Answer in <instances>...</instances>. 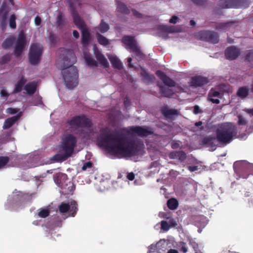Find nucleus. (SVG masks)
<instances>
[{
  "mask_svg": "<svg viewBox=\"0 0 253 253\" xmlns=\"http://www.w3.org/2000/svg\"><path fill=\"white\" fill-rule=\"evenodd\" d=\"M105 130H102L98 143L110 154L121 157H130L136 155L140 151L139 145L134 141H128L124 133L119 131L104 133Z\"/></svg>",
  "mask_w": 253,
  "mask_h": 253,
  "instance_id": "obj_1",
  "label": "nucleus"
},
{
  "mask_svg": "<svg viewBox=\"0 0 253 253\" xmlns=\"http://www.w3.org/2000/svg\"><path fill=\"white\" fill-rule=\"evenodd\" d=\"M76 61L74 53L71 51H67L65 56L60 62L56 63L58 68L62 71L63 79L65 86L69 89L76 87L78 84V71L73 66Z\"/></svg>",
  "mask_w": 253,
  "mask_h": 253,
  "instance_id": "obj_2",
  "label": "nucleus"
},
{
  "mask_svg": "<svg viewBox=\"0 0 253 253\" xmlns=\"http://www.w3.org/2000/svg\"><path fill=\"white\" fill-rule=\"evenodd\" d=\"M68 5L72 15L74 23L81 32V43L83 47L89 45L91 41V37L89 29L84 21L77 12L73 2L68 0Z\"/></svg>",
  "mask_w": 253,
  "mask_h": 253,
  "instance_id": "obj_3",
  "label": "nucleus"
},
{
  "mask_svg": "<svg viewBox=\"0 0 253 253\" xmlns=\"http://www.w3.org/2000/svg\"><path fill=\"white\" fill-rule=\"evenodd\" d=\"M236 133V127L231 123L219 124L215 130L216 140L219 144L223 146L230 143Z\"/></svg>",
  "mask_w": 253,
  "mask_h": 253,
  "instance_id": "obj_4",
  "label": "nucleus"
},
{
  "mask_svg": "<svg viewBox=\"0 0 253 253\" xmlns=\"http://www.w3.org/2000/svg\"><path fill=\"white\" fill-rule=\"evenodd\" d=\"M77 139L72 134H68L63 138L61 150L64 152L63 154L55 155L53 159L56 161H63L71 157L76 146Z\"/></svg>",
  "mask_w": 253,
  "mask_h": 253,
  "instance_id": "obj_5",
  "label": "nucleus"
},
{
  "mask_svg": "<svg viewBox=\"0 0 253 253\" xmlns=\"http://www.w3.org/2000/svg\"><path fill=\"white\" fill-rule=\"evenodd\" d=\"M56 185L61 188L60 192L64 194H69L75 189L73 183L69 180L66 174L58 173L54 176Z\"/></svg>",
  "mask_w": 253,
  "mask_h": 253,
  "instance_id": "obj_6",
  "label": "nucleus"
},
{
  "mask_svg": "<svg viewBox=\"0 0 253 253\" xmlns=\"http://www.w3.org/2000/svg\"><path fill=\"white\" fill-rule=\"evenodd\" d=\"M68 123L72 128H89L92 126L91 120L84 115H81L72 117Z\"/></svg>",
  "mask_w": 253,
  "mask_h": 253,
  "instance_id": "obj_7",
  "label": "nucleus"
},
{
  "mask_svg": "<svg viewBox=\"0 0 253 253\" xmlns=\"http://www.w3.org/2000/svg\"><path fill=\"white\" fill-rule=\"evenodd\" d=\"M122 42L131 49L135 55L140 59H143L144 55L141 51L140 47L138 45L136 41L134 38L129 36H124L122 38Z\"/></svg>",
  "mask_w": 253,
  "mask_h": 253,
  "instance_id": "obj_8",
  "label": "nucleus"
},
{
  "mask_svg": "<svg viewBox=\"0 0 253 253\" xmlns=\"http://www.w3.org/2000/svg\"><path fill=\"white\" fill-rule=\"evenodd\" d=\"M43 48L38 43L31 45L29 53V60L32 65L38 64L42 54Z\"/></svg>",
  "mask_w": 253,
  "mask_h": 253,
  "instance_id": "obj_9",
  "label": "nucleus"
},
{
  "mask_svg": "<svg viewBox=\"0 0 253 253\" xmlns=\"http://www.w3.org/2000/svg\"><path fill=\"white\" fill-rule=\"evenodd\" d=\"M198 35L200 40L212 43H217L219 41V34L214 31H201L198 33Z\"/></svg>",
  "mask_w": 253,
  "mask_h": 253,
  "instance_id": "obj_10",
  "label": "nucleus"
},
{
  "mask_svg": "<svg viewBox=\"0 0 253 253\" xmlns=\"http://www.w3.org/2000/svg\"><path fill=\"white\" fill-rule=\"evenodd\" d=\"M78 205L76 202L73 201L70 205L68 203L62 202L58 206V210L60 213L64 214L69 212L70 215L74 217L78 211Z\"/></svg>",
  "mask_w": 253,
  "mask_h": 253,
  "instance_id": "obj_11",
  "label": "nucleus"
},
{
  "mask_svg": "<svg viewBox=\"0 0 253 253\" xmlns=\"http://www.w3.org/2000/svg\"><path fill=\"white\" fill-rule=\"evenodd\" d=\"M26 45V37L23 32L19 33L16 42L14 54L16 57H18L22 54Z\"/></svg>",
  "mask_w": 253,
  "mask_h": 253,
  "instance_id": "obj_12",
  "label": "nucleus"
},
{
  "mask_svg": "<svg viewBox=\"0 0 253 253\" xmlns=\"http://www.w3.org/2000/svg\"><path fill=\"white\" fill-rule=\"evenodd\" d=\"M128 132L137 134L141 137H146L153 133L148 128L140 126H132L128 128Z\"/></svg>",
  "mask_w": 253,
  "mask_h": 253,
  "instance_id": "obj_13",
  "label": "nucleus"
},
{
  "mask_svg": "<svg viewBox=\"0 0 253 253\" xmlns=\"http://www.w3.org/2000/svg\"><path fill=\"white\" fill-rule=\"evenodd\" d=\"M238 25V22L235 20H231L226 22H216L215 28L219 31L225 32L232 28H234Z\"/></svg>",
  "mask_w": 253,
  "mask_h": 253,
  "instance_id": "obj_14",
  "label": "nucleus"
},
{
  "mask_svg": "<svg viewBox=\"0 0 253 253\" xmlns=\"http://www.w3.org/2000/svg\"><path fill=\"white\" fill-rule=\"evenodd\" d=\"M244 162H247V161H236L233 165L235 172L244 178L247 177V169Z\"/></svg>",
  "mask_w": 253,
  "mask_h": 253,
  "instance_id": "obj_15",
  "label": "nucleus"
},
{
  "mask_svg": "<svg viewBox=\"0 0 253 253\" xmlns=\"http://www.w3.org/2000/svg\"><path fill=\"white\" fill-rule=\"evenodd\" d=\"M225 56L227 59L233 60L236 59L240 55V49L235 46H231L226 48L225 50Z\"/></svg>",
  "mask_w": 253,
  "mask_h": 253,
  "instance_id": "obj_16",
  "label": "nucleus"
},
{
  "mask_svg": "<svg viewBox=\"0 0 253 253\" xmlns=\"http://www.w3.org/2000/svg\"><path fill=\"white\" fill-rule=\"evenodd\" d=\"M156 76L163 82V83L169 87L175 86V82L169 77L164 72L161 70H157L156 72Z\"/></svg>",
  "mask_w": 253,
  "mask_h": 253,
  "instance_id": "obj_17",
  "label": "nucleus"
},
{
  "mask_svg": "<svg viewBox=\"0 0 253 253\" xmlns=\"http://www.w3.org/2000/svg\"><path fill=\"white\" fill-rule=\"evenodd\" d=\"M209 82V79L202 76H195L191 78V86L193 87L202 86Z\"/></svg>",
  "mask_w": 253,
  "mask_h": 253,
  "instance_id": "obj_18",
  "label": "nucleus"
},
{
  "mask_svg": "<svg viewBox=\"0 0 253 253\" xmlns=\"http://www.w3.org/2000/svg\"><path fill=\"white\" fill-rule=\"evenodd\" d=\"M22 116V112L19 113L17 115L6 119L4 122L2 128L7 129L11 127Z\"/></svg>",
  "mask_w": 253,
  "mask_h": 253,
  "instance_id": "obj_19",
  "label": "nucleus"
},
{
  "mask_svg": "<svg viewBox=\"0 0 253 253\" xmlns=\"http://www.w3.org/2000/svg\"><path fill=\"white\" fill-rule=\"evenodd\" d=\"M94 54L96 58L103 68L109 67V64L106 58L99 50L97 49L94 50Z\"/></svg>",
  "mask_w": 253,
  "mask_h": 253,
  "instance_id": "obj_20",
  "label": "nucleus"
},
{
  "mask_svg": "<svg viewBox=\"0 0 253 253\" xmlns=\"http://www.w3.org/2000/svg\"><path fill=\"white\" fill-rule=\"evenodd\" d=\"M222 94L218 91L211 90L209 93V98L213 103L219 104L220 101L218 98H221Z\"/></svg>",
  "mask_w": 253,
  "mask_h": 253,
  "instance_id": "obj_21",
  "label": "nucleus"
},
{
  "mask_svg": "<svg viewBox=\"0 0 253 253\" xmlns=\"http://www.w3.org/2000/svg\"><path fill=\"white\" fill-rule=\"evenodd\" d=\"M141 76L143 78V82L147 84H152L155 79L153 75L150 74L144 69H141Z\"/></svg>",
  "mask_w": 253,
  "mask_h": 253,
  "instance_id": "obj_22",
  "label": "nucleus"
},
{
  "mask_svg": "<svg viewBox=\"0 0 253 253\" xmlns=\"http://www.w3.org/2000/svg\"><path fill=\"white\" fill-rule=\"evenodd\" d=\"M161 112L162 114L167 119H171L173 116H177L179 113L176 109H169L167 107L163 108Z\"/></svg>",
  "mask_w": 253,
  "mask_h": 253,
  "instance_id": "obj_23",
  "label": "nucleus"
},
{
  "mask_svg": "<svg viewBox=\"0 0 253 253\" xmlns=\"http://www.w3.org/2000/svg\"><path fill=\"white\" fill-rule=\"evenodd\" d=\"M217 141L216 137L208 136L204 137L202 140V144L209 147H215L216 146L215 143Z\"/></svg>",
  "mask_w": 253,
  "mask_h": 253,
  "instance_id": "obj_24",
  "label": "nucleus"
},
{
  "mask_svg": "<svg viewBox=\"0 0 253 253\" xmlns=\"http://www.w3.org/2000/svg\"><path fill=\"white\" fill-rule=\"evenodd\" d=\"M37 87V83L35 82H32L28 83L24 86V89L26 90L28 94L32 95L35 93Z\"/></svg>",
  "mask_w": 253,
  "mask_h": 253,
  "instance_id": "obj_25",
  "label": "nucleus"
},
{
  "mask_svg": "<svg viewBox=\"0 0 253 253\" xmlns=\"http://www.w3.org/2000/svg\"><path fill=\"white\" fill-rule=\"evenodd\" d=\"M108 58L114 68L117 69L118 70H121L123 69V67L122 63L117 56H108Z\"/></svg>",
  "mask_w": 253,
  "mask_h": 253,
  "instance_id": "obj_26",
  "label": "nucleus"
},
{
  "mask_svg": "<svg viewBox=\"0 0 253 253\" xmlns=\"http://www.w3.org/2000/svg\"><path fill=\"white\" fill-rule=\"evenodd\" d=\"M250 3V0H233L234 8H246Z\"/></svg>",
  "mask_w": 253,
  "mask_h": 253,
  "instance_id": "obj_27",
  "label": "nucleus"
},
{
  "mask_svg": "<svg viewBox=\"0 0 253 253\" xmlns=\"http://www.w3.org/2000/svg\"><path fill=\"white\" fill-rule=\"evenodd\" d=\"M249 91L250 89L248 86L240 87L238 89L236 94L240 98L245 99L249 95Z\"/></svg>",
  "mask_w": 253,
  "mask_h": 253,
  "instance_id": "obj_28",
  "label": "nucleus"
},
{
  "mask_svg": "<svg viewBox=\"0 0 253 253\" xmlns=\"http://www.w3.org/2000/svg\"><path fill=\"white\" fill-rule=\"evenodd\" d=\"M117 3V10L118 12L124 14H128L130 13V10L128 8L126 5L118 0H116Z\"/></svg>",
  "mask_w": 253,
  "mask_h": 253,
  "instance_id": "obj_29",
  "label": "nucleus"
},
{
  "mask_svg": "<svg viewBox=\"0 0 253 253\" xmlns=\"http://www.w3.org/2000/svg\"><path fill=\"white\" fill-rule=\"evenodd\" d=\"M158 85L160 88V92L162 96L166 97H170L173 94V92L172 89L163 86L158 84Z\"/></svg>",
  "mask_w": 253,
  "mask_h": 253,
  "instance_id": "obj_30",
  "label": "nucleus"
},
{
  "mask_svg": "<svg viewBox=\"0 0 253 253\" xmlns=\"http://www.w3.org/2000/svg\"><path fill=\"white\" fill-rule=\"evenodd\" d=\"M218 6L221 8H233V0H219Z\"/></svg>",
  "mask_w": 253,
  "mask_h": 253,
  "instance_id": "obj_31",
  "label": "nucleus"
},
{
  "mask_svg": "<svg viewBox=\"0 0 253 253\" xmlns=\"http://www.w3.org/2000/svg\"><path fill=\"white\" fill-rule=\"evenodd\" d=\"M96 36L97 42L100 44L104 46L110 44V42L109 40L99 32H97L96 33Z\"/></svg>",
  "mask_w": 253,
  "mask_h": 253,
  "instance_id": "obj_32",
  "label": "nucleus"
},
{
  "mask_svg": "<svg viewBox=\"0 0 253 253\" xmlns=\"http://www.w3.org/2000/svg\"><path fill=\"white\" fill-rule=\"evenodd\" d=\"M26 81L24 79V78L20 79L15 84L13 92L18 93L21 92Z\"/></svg>",
  "mask_w": 253,
  "mask_h": 253,
  "instance_id": "obj_33",
  "label": "nucleus"
},
{
  "mask_svg": "<svg viewBox=\"0 0 253 253\" xmlns=\"http://www.w3.org/2000/svg\"><path fill=\"white\" fill-rule=\"evenodd\" d=\"M100 33H104L107 32L109 29V26L108 24L104 22V20H102L100 23L96 27Z\"/></svg>",
  "mask_w": 253,
  "mask_h": 253,
  "instance_id": "obj_34",
  "label": "nucleus"
},
{
  "mask_svg": "<svg viewBox=\"0 0 253 253\" xmlns=\"http://www.w3.org/2000/svg\"><path fill=\"white\" fill-rule=\"evenodd\" d=\"M84 59L86 64L90 66L96 67L98 66V62L90 54H85Z\"/></svg>",
  "mask_w": 253,
  "mask_h": 253,
  "instance_id": "obj_35",
  "label": "nucleus"
},
{
  "mask_svg": "<svg viewBox=\"0 0 253 253\" xmlns=\"http://www.w3.org/2000/svg\"><path fill=\"white\" fill-rule=\"evenodd\" d=\"M57 27L61 28L65 24V19L63 18V15L62 12H60L57 15L56 20Z\"/></svg>",
  "mask_w": 253,
  "mask_h": 253,
  "instance_id": "obj_36",
  "label": "nucleus"
},
{
  "mask_svg": "<svg viewBox=\"0 0 253 253\" xmlns=\"http://www.w3.org/2000/svg\"><path fill=\"white\" fill-rule=\"evenodd\" d=\"M167 206L170 210H174L178 207V203L175 199L171 198L168 201Z\"/></svg>",
  "mask_w": 253,
  "mask_h": 253,
  "instance_id": "obj_37",
  "label": "nucleus"
},
{
  "mask_svg": "<svg viewBox=\"0 0 253 253\" xmlns=\"http://www.w3.org/2000/svg\"><path fill=\"white\" fill-rule=\"evenodd\" d=\"M15 39L13 37H10L7 38L2 43V46L4 49H7L11 47L14 43Z\"/></svg>",
  "mask_w": 253,
  "mask_h": 253,
  "instance_id": "obj_38",
  "label": "nucleus"
},
{
  "mask_svg": "<svg viewBox=\"0 0 253 253\" xmlns=\"http://www.w3.org/2000/svg\"><path fill=\"white\" fill-rule=\"evenodd\" d=\"M9 161V159L7 156H0V169L3 168Z\"/></svg>",
  "mask_w": 253,
  "mask_h": 253,
  "instance_id": "obj_39",
  "label": "nucleus"
},
{
  "mask_svg": "<svg viewBox=\"0 0 253 253\" xmlns=\"http://www.w3.org/2000/svg\"><path fill=\"white\" fill-rule=\"evenodd\" d=\"M245 163V167L247 169V176L248 177L250 174H253V164L250 163L248 161Z\"/></svg>",
  "mask_w": 253,
  "mask_h": 253,
  "instance_id": "obj_40",
  "label": "nucleus"
},
{
  "mask_svg": "<svg viewBox=\"0 0 253 253\" xmlns=\"http://www.w3.org/2000/svg\"><path fill=\"white\" fill-rule=\"evenodd\" d=\"M189 244L193 248L195 253H201L200 252L198 244L194 240H190Z\"/></svg>",
  "mask_w": 253,
  "mask_h": 253,
  "instance_id": "obj_41",
  "label": "nucleus"
},
{
  "mask_svg": "<svg viewBox=\"0 0 253 253\" xmlns=\"http://www.w3.org/2000/svg\"><path fill=\"white\" fill-rule=\"evenodd\" d=\"M16 16L14 14H12L10 16L9 23V27L12 29H15L16 27Z\"/></svg>",
  "mask_w": 253,
  "mask_h": 253,
  "instance_id": "obj_42",
  "label": "nucleus"
},
{
  "mask_svg": "<svg viewBox=\"0 0 253 253\" xmlns=\"http://www.w3.org/2000/svg\"><path fill=\"white\" fill-rule=\"evenodd\" d=\"M50 211L47 209H42L38 212V215L42 218H45L49 215Z\"/></svg>",
  "mask_w": 253,
  "mask_h": 253,
  "instance_id": "obj_43",
  "label": "nucleus"
},
{
  "mask_svg": "<svg viewBox=\"0 0 253 253\" xmlns=\"http://www.w3.org/2000/svg\"><path fill=\"white\" fill-rule=\"evenodd\" d=\"M11 59V56L9 54H6L3 56L0 60V65H3L8 63Z\"/></svg>",
  "mask_w": 253,
  "mask_h": 253,
  "instance_id": "obj_44",
  "label": "nucleus"
},
{
  "mask_svg": "<svg viewBox=\"0 0 253 253\" xmlns=\"http://www.w3.org/2000/svg\"><path fill=\"white\" fill-rule=\"evenodd\" d=\"M177 158L180 162L184 161L186 158V153L182 151H178L177 154Z\"/></svg>",
  "mask_w": 253,
  "mask_h": 253,
  "instance_id": "obj_45",
  "label": "nucleus"
},
{
  "mask_svg": "<svg viewBox=\"0 0 253 253\" xmlns=\"http://www.w3.org/2000/svg\"><path fill=\"white\" fill-rule=\"evenodd\" d=\"M245 59L248 61L253 60V50H249L247 51L245 56Z\"/></svg>",
  "mask_w": 253,
  "mask_h": 253,
  "instance_id": "obj_46",
  "label": "nucleus"
},
{
  "mask_svg": "<svg viewBox=\"0 0 253 253\" xmlns=\"http://www.w3.org/2000/svg\"><path fill=\"white\" fill-rule=\"evenodd\" d=\"M161 229L164 231H167L170 228L169 224L165 220H162L161 222Z\"/></svg>",
  "mask_w": 253,
  "mask_h": 253,
  "instance_id": "obj_47",
  "label": "nucleus"
},
{
  "mask_svg": "<svg viewBox=\"0 0 253 253\" xmlns=\"http://www.w3.org/2000/svg\"><path fill=\"white\" fill-rule=\"evenodd\" d=\"M131 11L132 12L134 16L137 18H142L143 14L134 9H132Z\"/></svg>",
  "mask_w": 253,
  "mask_h": 253,
  "instance_id": "obj_48",
  "label": "nucleus"
},
{
  "mask_svg": "<svg viewBox=\"0 0 253 253\" xmlns=\"http://www.w3.org/2000/svg\"><path fill=\"white\" fill-rule=\"evenodd\" d=\"M19 111V109L13 108H8L6 109V113L9 114H15Z\"/></svg>",
  "mask_w": 253,
  "mask_h": 253,
  "instance_id": "obj_49",
  "label": "nucleus"
},
{
  "mask_svg": "<svg viewBox=\"0 0 253 253\" xmlns=\"http://www.w3.org/2000/svg\"><path fill=\"white\" fill-rule=\"evenodd\" d=\"M192 2L197 5H203L207 1V0H191Z\"/></svg>",
  "mask_w": 253,
  "mask_h": 253,
  "instance_id": "obj_50",
  "label": "nucleus"
},
{
  "mask_svg": "<svg viewBox=\"0 0 253 253\" xmlns=\"http://www.w3.org/2000/svg\"><path fill=\"white\" fill-rule=\"evenodd\" d=\"M92 167V164L90 162L85 163L82 167V170H85L87 168H91Z\"/></svg>",
  "mask_w": 253,
  "mask_h": 253,
  "instance_id": "obj_51",
  "label": "nucleus"
},
{
  "mask_svg": "<svg viewBox=\"0 0 253 253\" xmlns=\"http://www.w3.org/2000/svg\"><path fill=\"white\" fill-rule=\"evenodd\" d=\"M0 95L1 97H4L5 100H7L9 95V93L5 89H2L0 91Z\"/></svg>",
  "mask_w": 253,
  "mask_h": 253,
  "instance_id": "obj_52",
  "label": "nucleus"
},
{
  "mask_svg": "<svg viewBox=\"0 0 253 253\" xmlns=\"http://www.w3.org/2000/svg\"><path fill=\"white\" fill-rule=\"evenodd\" d=\"M238 124L239 125L244 126L246 124V121L244 118L241 116H238Z\"/></svg>",
  "mask_w": 253,
  "mask_h": 253,
  "instance_id": "obj_53",
  "label": "nucleus"
},
{
  "mask_svg": "<svg viewBox=\"0 0 253 253\" xmlns=\"http://www.w3.org/2000/svg\"><path fill=\"white\" fill-rule=\"evenodd\" d=\"M178 151L171 152L169 154V157L171 159H175L177 158Z\"/></svg>",
  "mask_w": 253,
  "mask_h": 253,
  "instance_id": "obj_54",
  "label": "nucleus"
},
{
  "mask_svg": "<svg viewBox=\"0 0 253 253\" xmlns=\"http://www.w3.org/2000/svg\"><path fill=\"white\" fill-rule=\"evenodd\" d=\"M126 177L128 180L132 181L135 178V174L132 172H128L127 174Z\"/></svg>",
  "mask_w": 253,
  "mask_h": 253,
  "instance_id": "obj_55",
  "label": "nucleus"
},
{
  "mask_svg": "<svg viewBox=\"0 0 253 253\" xmlns=\"http://www.w3.org/2000/svg\"><path fill=\"white\" fill-rule=\"evenodd\" d=\"M178 19V18L177 16L173 15L169 19V22L170 23L175 24L177 23Z\"/></svg>",
  "mask_w": 253,
  "mask_h": 253,
  "instance_id": "obj_56",
  "label": "nucleus"
},
{
  "mask_svg": "<svg viewBox=\"0 0 253 253\" xmlns=\"http://www.w3.org/2000/svg\"><path fill=\"white\" fill-rule=\"evenodd\" d=\"M49 40L50 41H51V42L53 43H55L56 42V37L55 36V35L52 34V33H50V35H49Z\"/></svg>",
  "mask_w": 253,
  "mask_h": 253,
  "instance_id": "obj_57",
  "label": "nucleus"
},
{
  "mask_svg": "<svg viewBox=\"0 0 253 253\" xmlns=\"http://www.w3.org/2000/svg\"><path fill=\"white\" fill-rule=\"evenodd\" d=\"M35 23L36 25L39 26L41 23V18L40 17L37 16L35 18Z\"/></svg>",
  "mask_w": 253,
  "mask_h": 253,
  "instance_id": "obj_58",
  "label": "nucleus"
},
{
  "mask_svg": "<svg viewBox=\"0 0 253 253\" xmlns=\"http://www.w3.org/2000/svg\"><path fill=\"white\" fill-rule=\"evenodd\" d=\"M170 226L175 227L177 225V222L174 219H170L169 223Z\"/></svg>",
  "mask_w": 253,
  "mask_h": 253,
  "instance_id": "obj_59",
  "label": "nucleus"
},
{
  "mask_svg": "<svg viewBox=\"0 0 253 253\" xmlns=\"http://www.w3.org/2000/svg\"><path fill=\"white\" fill-rule=\"evenodd\" d=\"M188 170L190 171L193 172L198 170V166H190L188 167Z\"/></svg>",
  "mask_w": 253,
  "mask_h": 253,
  "instance_id": "obj_60",
  "label": "nucleus"
},
{
  "mask_svg": "<svg viewBox=\"0 0 253 253\" xmlns=\"http://www.w3.org/2000/svg\"><path fill=\"white\" fill-rule=\"evenodd\" d=\"M193 112L195 114H199L201 112V111H200V108L198 105H195L194 107Z\"/></svg>",
  "mask_w": 253,
  "mask_h": 253,
  "instance_id": "obj_61",
  "label": "nucleus"
},
{
  "mask_svg": "<svg viewBox=\"0 0 253 253\" xmlns=\"http://www.w3.org/2000/svg\"><path fill=\"white\" fill-rule=\"evenodd\" d=\"M181 251H182L184 253H185L187 252V248L186 246V244L184 243L181 247Z\"/></svg>",
  "mask_w": 253,
  "mask_h": 253,
  "instance_id": "obj_62",
  "label": "nucleus"
},
{
  "mask_svg": "<svg viewBox=\"0 0 253 253\" xmlns=\"http://www.w3.org/2000/svg\"><path fill=\"white\" fill-rule=\"evenodd\" d=\"M214 12L216 14H219V15H220V14H222V10L219 8H215L214 9Z\"/></svg>",
  "mask_w": 253,
  "mask_h": 253,
  "instance_id": "obj_63",
  "label": "nucleus"
},
{
  "mask_svg": "<svg viewBox=\"0 0 253 253\" xmlns=\"http://www.w3.org/2000/svg\"><path fill=\"white\" fill-rule=\"evenodd\" d=\"M245 111L247 113L253 116V108H252V109H247V108H246V109H245Z\"/></svg>",
  "mask_w": 253,
  "mask_h": 253,
  "instance_id": "obj_64",
  "label": "nucleus"
}]
</instances>
